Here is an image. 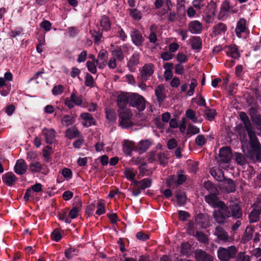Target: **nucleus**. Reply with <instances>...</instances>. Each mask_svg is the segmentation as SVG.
Instances as JSON below:
<instances>
[{
    "label": "nucleus",
    "instance_id": "obj_1",
    "mask_svg": "<svg viewBox=\"0 0 261 261\" xmlns=\"http://www.w3.org/2000/svg\"><path fill=\"white\" fill-rule=\"evenodd\" d=\"M241 120L243 122L244 127L248 135L249 140L248 143L246 139V134L244 131L243 134L240 133V136L243 137L244 140L241 142L242 148L245 153L250 156H255L256 160H261V145L256 136L250 120L246 113L241 112L239 114Z\"/></svg>",
    "mask_w": 261,
    "mask_h": 261
},
{
    "label": "nucleus",
    "instance_id": "obj_2",
    "mask_svg": "<svg viewBox=\"0 0 261 261\" xmlns=\"http://www.w3.org/2000/svg\"><path fill=\"white\" fill-rule=\"evenodd\" d=\"M217 208L218 210L213 212L214 219L219 224H224L226 219L231 216L229 208L224 202L220 203Z\"/></svg>",
    "mask_w": 261,
    "mask_h": 261
},
{
    "label": "nucleus",
    "instance_id": "obj_3",
    "mask_svg": "<svg viewBox=\"0 0 261 261\" xmlns=\"http://www.w3.org/2000/svg\"><path fill=\"white\" fill-rule=\"evenodd\" d=\"M237 252V248L233 245L227 248L220 247L217 250V256L221 261H228L236 257Z\"/></svg>",
    "mask_w": 261,
    "mask_h": 261
},
{
    "label": "nucleus",
    "instance_id": "obj_4",
    "mask_svg": "<svg viewBox=\"0 0 261 261\" xmlns=\"http://www.w3.org/2000/svg\"><path fill=\"white\" fill-rule=\"evenodd\" d=\"M132 113L129 109L119 111V123L123 128H128L134 125L132 120Z\"/></svg>",
    "mask_w": 261,
    "mask_h": 261
},
{
    "label": "nucleus",
    "instance_id": "obj_5",
    "mask_svg": "<svg viewBox=\"0 0 261 261\" xmlns=\"http://www.w3.org/2000/svg\"><path fill=\"white\" fill-rule=\"evenodd\" d=\"M129 104L136 108L139 111H143L145 108V100L144 98L136 93L129 95Z\"/></svg>",
    "mask_w": 261,
    "mask_h": 261
},
{
    "label": "nucleus",
    "instance_id": "obj_6",
    "mask_svg": "<svg viewBox=\"0 0 261 261\" xmlns=\"http://www.w3.org/2000/svg\"><path fill=\"white\" fill-rule=\"evenodd\" d=\"M83 103V97L73 90L70 97L65 99L64 103L70 109H72L74 105L81 106Z\"/></svg>",
    "mask_w": 261,
    "mask_h": 261
},
{
    "label": "nucleus",
    "instance_id": "obj_7",
    "mask_svg": "<svg viewBox=\"0 0 261 261\" xmlns=\"http://www.w3.org/2000/svg\"><path fill=\"white\" fill-rule=\"evenodd\" d=\"M29 170L32 173H41L43 174H47L48 169L44 164H42L37 161L32 162L29 165Z\"/></svg>",
    "mask_w": 261,
    "mask_h": 261
},
{
    "label": "nucleus",
    "instance_id": "obj_8",
    "mask_svg": "<svg viewBox=\"0 0 261 261\" xmlns=\"http://www.w3.org/2000/svg\"><path fill=\"white\" fill-rule=\"evenodd\" d=\"M186 176L182 174H178L177 176L174 175L170 176L167 180V184L170 188L175 186L182 185L186 180Z\"/></svg>",
    "mask_w": 261,
    "mask_h": 261
},
{
    "label": "nucleus",
    "instance_id": "obj_9",
    "mask_svg": "<svg viewBox=\"0 0 261 261\" xmlns=\"http://www.w3.org/2000/svg\"><path fill=\"white\" fill-rule=\"evenodd\" d=\"M42 135L47 144H51L56 141V132L53 128H44L42 130Z\"/></svg>",
    "mask_w": 261,
    "mask_h": 261
},
{
    "label": "nucleus",
    "instance_id": "obj_10",
    "mask_svg": "<svg viewBox=\"0 0 261 261\" xmlns=\"http://www.w3.org/2000/svg\"><path fill=\"white\" fill-rule=\"evenodd\" d=\"M154 66L152 63L145 64L141 69V75L143 80L146 81L153 73Z\"/></svg>",
    "mask_w": 261,
    "mask_h": 261
},
{
    "label": "nucleus",
    "instance_id": "obj_11",
    "mask_svg": "<svg viewBox=\"0 0 261 261\" xmlns=\"http://www.w3.org/2000/svg\"><path fill=\"white\" fill-rule=\"evenodd\" d=\"M219 193H211L204 196L205 201L212 207L214 208H217L220 203H222L223 201H220L217 195Z\"/></svg>",
    "mask_w": 261,
    "mask_h": 261
},
{
    "label": "nucleus",
    "instance_id": "obj_12",
    "mask_svg": "<svg viewBox=\"0 0 261 261\" xmlns=\"http://www.w3.org/2000/svg\"><path fill=\"white\" fill-rule=\"evenodd\" d=\"M129 95L126 93L121 92L118 95L117 102L119 111L126 109L125 108L129 103Z\"/></svg>",
    "mask_w": 261,
    "mask_h": 261
},
{
    "label": "nucleus",
    "instance_id": "obj_13",
    "mask_svg": "<svg viewBox=\"0 0 261 261\" xmlns=\"http://www.w3.org/2000/svg\"><path fill=\"white\" fill-rule=\"evenodd\" d=\"M231 216L235 219H239L242 216V212L238 203L230 201L229 205Z\"/></svg>",
    "mask_w": 261,
    "mask_h": 261
},
{
    "label": "nucleus",
    "instance_id": "obj_14",
    "mask_svg": "<svg viewBox=\"0 0 261 261\" xmlns=\"http://www.w3.org/2000/svg\"><path fill=\"white\" fill-rule=\"evenodd\" d=\"M226 30V25L222 22H219L213 27L211 36L216 37L219 35L222 36L225 34Z\"/></svg>",
    "mask_w": 261,
    "mask_h": 261
},
{
    "label": "nucleus",
    "instance_id": "obj_15",
    "mask_svg": "<svg viewBox=\"0 0 261 261\" xmlns=\"http://www.w3.org/2000/svg\"><path fill=\"white\" fill-rule=\"evenodd\" d=\"M231 156V150L229 147L226 146L220 149L219 151V157L222 162L224 163H228Z\"/></svg>",
    "mask_w": 261,
    "mask_h": 261
},
{
    "label": "nucleus",
    "instance_id": "obj_16",
    "mask_svg": "<svg viewBox=\"0 0 261 261\" xmlns=\"http://www.w3.org/2000/svg\"><path fill=\"white\" fill-rule=\"evenodd\" d=\"M130 37L132 42L135 45L137 46L142 45L144 39L139 31L134 29L131 32Z\"/></svg>",
    "mask_w": 261,
    "mask_h": 261
},
{
    "label": "nucleus",
    "instance_id": "obj_17",
    "mask_svg": "<svg viewBox=\"0 0 261 261\" xmlns=\"http://www.w3.org/2000/svg\"><path fill=\"white\" fill-rule=\"evenodd\" d=\"M258 107H251L248 111L251 120L257 125L261 124V115L258 113Z\"/></svg>",
    "mask_w": 261,
    "mask_h": 261
},
{
    "label": "nucleus",
    "instance_id": "obj_18",
    "mask_svg": "<svg viewBox=\"0 0 261 261\" xmlns=\"http://www.w3.org/2000/svg\"><path fill=\"white\" fill-rule=\"evenodd\" d=\"M28 169V165L25 161L22 159L17 161L14 166V171L18 175H22L24 174Z\"/></svg>",
    "mask_w": 261,
    "mask_h": 261
},
{
    "label": "nucleus",
    "instance_id": "obj_19",
    "mask_svg": "<svg viewBox=\"0 0 261 261\" xmlns=\"http://www.w3.org/2000/svg\"><path fill=\"white\" fill-rule=\"evenodd\" d=\"M195 257L196 261H213V256L201 249L195 251Z\"/></svg>",
    "mask_w": 261,
    "mask_h": 261
},
{
    "label": "nucleus",
    "instance_id": "obj_20",
    "mask_svg": "<svg viewBox=\"0 0 261 261\" xmlns=\"http://www.w3.org/2000/svg\"><path fill=\"white\" fill-rule=\"evenodd\" d=\"M188 29L192 34H198L202 31V25L200 21L193 20L189 23Z\"/></svg>",
    "mask_w": 261,
    "mask_h": 261
},
{
    "label": "nucleus",
    "instance_id": "obj_21",
    "mask_svg": "<svg viewBox=\"0 0 261 261\" xmlns=\"http://www.w3.org/2000/svg\"><path fill=\"white\" fill-rule=\"evenodd\" d=\"M80 118L84 121L83 125L85 127H89L95 124V120L92 115L88 113H82Z\"/></svg>",
    "mask_w": 261,
    "mask_h": 261
},
{
    "label": "nucleus",
    "instance_id": "obj_22",
    "mask_svg": "<svg viewBox=\"0 0 261 261\" xmlns=\"http://www.w3.org/2000/svg\"><path fill=\"white\" fill-rule=\"evenodd\" d=\"M246 29V20L244 18H240L237 22L235 29L237 36L241 38L242 33L245 32Z\"/></svg>",
    "mask_w": 261,
    "mask_h": 261
},
{
    "label": "nucleus",
    "instance_id": "obj_23",
    "mask_svg": "<svg viewBox=\"0 0 261 261\" xmlns=\"http://www.w3.org/2000/svg\"><path fill=\"white\" fill-rule=\"evenodd\" d=\"M214 234L221 241L226 242L228 240L229 236L227 232L221 226L216 227Z\"/></svg>",
    "mask_w": 261,
    "mask_h": 261
},
{
    "label": "nucleus",
    "instance_id": "obj_24",
    "mask_svg": "<svg viewBox=\"0 0 261 261\" xmlns=\"http://www.w3.org/2000/svg\"><path fill=\"white\" fill-rule=\"evenodd\" d=\"M3 182L8 186H12L17 180V178L12 172H8L2 176Z\"/></svg>",
    "mask_w": 261,
    "mask_h": 261
},
{
    "label": "nucleus",
    "instance_id": "obj_25",
    "mask_svg": "<svg viewBox=\"0 0 261 261\" xmlns=\"http://www.w3.org/2000/svg\"><path fill=\"white\" fill-rule=\"evenodd\" d=\"M151 184L152 180L149 178H144L140 181H133V186L139 187L142 190L149 188L151 186Z\"/></svg>",
    "mask_w": 261,
    "mask_h": 261
},
{
    "label": "nucleus",
    "instance_id": "obj_26",
    "mask_svg": "<svg viewBox=\"0 0 261 261\" xmlns=\"http://www.w3.org/2000/svg\"><path fill=\"white\" fill-rule=\"evenodd\" d=\"M225 50L227 55L233 59H238L240 57V54L236 45L227 46L225 48Z\"/></svg>",
    "mask_w": 261,
    "mask_h": 261
},
{
    "label": "nucleus",
    "instance_id": "obj_27",
    "mask_svg": "<svg viewBox=\"0 0 261 261\" xmlns=\"http://www.w3.org/2000/svg\"><path fill=\"white\" fill-rule=\"evenodd\" d=\"M254 229L251 227H247L241 238V242L246 244L250 241L253 236Z\"/></svg>",
    "mask_w": 261,
    "mask_h": 261
},
{
    "label": "nucleus",
    "instance_id": "obj_28",
    "mask_svg": "<svg viewBox=\"0 0 261 261\" xmlns=\"http://www.w3.org/2000/svg\"><path fill=\"white\" fill-rule=\"evenodd\" d=\"M140 55L138 53H134L133 55L130 57L129 60L127 63V66L128 68L132 70L135 68L139 63Z\"/></svg>",
    "mask_w": 261,
    "mask_h": 261
},
{
    "label": "nucleus",
    "instance_id": "obj_29",
    "mask_svg": "<svg viewBox=\"0 0 261 261\" xmlns=\"http://www.w3.org/2000/svg\"><path fill=\"white\" fill-rule=\"evenodd\" d=\"M155 96L159 102H162L166 98L165 88L163 85L158 86L155 89Z\"/></svg>",
    "mask_w": 261,
    "mask_h": 261
},
{
    "label": "nucleus",
    "instance_id": "obj_30",
    "mask_svg": "<svg viewBox=\"0 0 261 261\" xmlns=\"http://www.w3.org/2000/svg\"><path fill=\"white\" fill-rule=\"evenodd\" d=\"M190 44L194 50H200L202 48V41L199 37H192L190 39Z\"/></svg>",
    "mask_w": 261,
    "mask_h": 261
},
{
    "label": "nucleus",
    "instance_id": "obj_31",
    "mask_svg": "<svg viewBox=\"0 0 261 261\" xmlns=\"http://www.w3.org/2000/svg\"><path fill=\"white\" fill-rule=\"evenodd\" d=\"M112 57L118 61H122L124 59V55L120 47L117 46L112 52Z\"/></svg>",
    "mask_w": 261,
    "mask_h": 261
},
{
    "label": "nucleus",
    "instance_id": "obj_32",
    "mask_svg": "<svg viewBox=\"0 0 261 261\" xmlns=\"http://www.w3.org/2000/svg\"><path fill=\"white\" fill-rule=\"evenodd\" d=\"M230 9V4L229 2L227 1H224L220 8L219 16L221 17H223L227 15L228 12Z\"/></svg>",
    "mask_w": 261,
    "mask_h": 261
},
{
    "label": "nucleus",
    "instance_id": "obj_33",
    "mask_svg": "<svg viewBox=\"0 0 261 261\" xmlns=\"http://www.w3.org/2000/svg\"><path fill=\"white\" fill-rule=\"evenodd\" d=\"M100 23L103 30L107 31L110 30L111 23L108 16L103 15L100 19Z\"/></svg>",
    "mask_w": 261,
    "mask_h": 261
},
{
    "label": "nucleus",
    "instance_id": "obj_34",
    "mask_svg": "<svg viewBox=\"0 0 261 261\" xmlns=\"http://www.w3.org/2000/svg\"><path fill=\"white\" fill-rule=\"evenodd\" d=\"M134 148L135 145L133 142L129 141H125L123 147V150L125 154L130 155Z\"/></svg>",
    "mask_w": 261,
    "mask_h": 261
},
{
    "label": "nucleus",
    "instance_id": "obj_35",
    "mask_svg": "<svg viewBox=\"0 0 261 261\" xmlns=\"http://www.w3.org/2000/svg\"><path fill=\"white\" fill-rule=\"evenodd\" d=\"M79 134V131L77 130V128L74 126L69 128L66 131V136L70 139L77 137Z\"/></svg>",
    "mask_w": 261,
    "mask_h": 261
},
{
    "label": "nucleus",
    "instance_id": "obj_36",
    "mask_svg": "<svg viewBox=\"0 0 261 261\" xmlns=\"http://www.w3.org/2000/svg\"><path fill=\"white\" fill-rule=\"evenodd\" d=\"M129 16L135 20H140L142 18V13L139 10L133 8L128 10Z\"/></svg>",
    "mask_w": 261,
    "mask_h": 261
},
{
    "label": "nucleus",
    "instance_id": "obj_37",
    "mask_svg": "<svg viewBox=\"0 0 261 261\" xmlns=\"http://www.w3.org/2000/svg\"><path fill=\"white\" fill-rule=\"evenodd\" d=\"M211 175L217 180L223 178V171L218 168H213L210 170Z\"/></svg>",
    "mask_w": 261,
    "mask_h": 261
},
{
    "label": "nucleus",
    "instance_id": "obj_38",
    "mask_svg": "<svg viewBox=\"0 0 261 261\" xmlns=\"http://www.w3.org/2000/svg\"><path fill=\"white\" fill-rule=\"evenodd\" d=\"M260 214L261 213L252 210L248 216L249 222L250 223H253L259 221Z\"/></svg>",
    "mask_w": 261,
    "mask_h": 261
},
{
    "label": "nucleus",
    "instance_id": "obj_39",
    "mask_svg": "<svg viewBox=\"0 0 261 261\" xmlns=\"http://www.w3.org/2000/svg\"><path fill=\"white\" fill-rule=\"evenodd\" d=\"M155 26L153 24L150 27V34L148 37L149 42L151 43H155L158 41L157 36L155 33Z\"/></svg>",
    "mask_w": 261,
    "mask_h": 261
},
{
    "label": "nucleus",
    "instance_id": "obj_40",
    "mask_svg": "<svg viewBox=\"0 0 261 261\" xmlns=\"http://www.w3.org/2000/svg\"><path fill=\"white\" fill-rule=\"evenodd\" d=\"M74 122V117L69 115H65L61 120V123L66 126L72 125Z\"/></svg>",
    "mask_w": 261,
    "mask_h": 261
},
{
    "label": "nucleus",
    "instance_id": "obj_41",
    "mask_svg": "<svg viewBox=\"0 0 261 261\" xmlns=\"http://www.w3.org/2000/svg\"><path fill=\"white\" fill-rule=\"evenodd\" d=\"M204 187L208 191L210 194L219 193V192L215 185L210 181L204 182Z\"/></svg>",
    "mask_w": 261,
    "mask_h": 261
},
{
    "label": "nucleus",
    "instance_id": "obj_42",
    "mask_svg": "<svg viewBox=\"0 0 261 261\" xmlns=\"http://www.w3.org/2000/svg\"><path fill=\"white\" fill-rule=\"evenodd\" d=\"M124 174L127 179L132 181V185H133V181L135 180L134 179L136 176V172L133 168H128L125 169Z\"/></svg>",
    "mask_w": 261,
    "mask_h": 261
},
{
    "label": "nucleus",
    "instance_id": "obj_43",
    "mask_svg": "<svg viewBox=\"0 0 261 261\" xmlns=\"http://www.w3.org/2000/svg\"><path fill=\"white\" fill-rule=\"evenodd\" d=\"M198 85L197 80L193 78L191 80V82L189 85V90L187 91V94L189 96H192L195 92V89Z\"/></svg>",
    "mask_w": 261,
    "mask_h": 261
},
{
    "label": "nucleus",
    "instance_id": "obj_44",
    "mask_svg": "<svg viewBox=\"0 0 261 261\" xmlns=\"http://www.w3.org/2000/svg\"><path fill=\"white\" fill-rule=\"evenodd\" d=\"M186 116L191 120L194 123H198V120L196 115L195 112L192 109H188L186 112Z\"/></svg>",
    "mask_w": 261,
    "mask_h": 261
},
{
    "label": "nucleus",
    "instance_id": "obj_45",
    "mask_svg": "<svg viewBox=\"0 0 261 261\" xmlns=\"http://www.w3.org/2000/svg\"><path fill=\"white\" fill-rule=\"evenodd\" d=\"M177 204L179 205H184L186 203V197L184 193L178 191L176 195Z\"/></svg>",
    "mask_w": 261,
    "mask_h": 261
},
{
    "label": "nucleus",
    "instance_id": "obj_46",
    "mask_svg": "<svg viewBox=\"0 0 261 261\" xmlns=\"http://www.w3.org/2000/svg\"><path fill=\"white\" fill-rule=\"evenodd\" d=\"M78 251L72 248H67L65 250V255L68 259H70L74 256L77 255Z\"/></svg>",
    "mask_w": 261,
    "mask_h": 261
},
{
    "label": "nucleus",
    "instance_id": "obj_47",
    "mask_svg": "<svg viewBox=\"0 0 261 261\" xmlns=\"http://www.w3.org/2000/svg\"><path fill=\"white\" fill-rule=\"evenodd\" d=\"M196 221L202 227H206L207 225L205 217L202 214H200L197 215L196 218Z\"/></svg>",
    "mask_w": 261,
    "mask_h": 261
},
{
    "label": "nucleus",
    "instance_id": "obj_48",
    "mask_svg": "<svg viewBox=\"0 0 261 261\" xmlns=\"http://www.w3.org/2000/svg\"><path fill=\"white\" fill-rule=\"evenodd\" d=\"M150 145V142L148 140L141 141L138 145L139 149L143 152L146 151Z\"/></svg>",
    "mask_w": 261,
    "mask_h": 261
},
{
    "label": "nucleus",
    "instance_id": "obj_49",
    "mask_svg": "<svg viewBox=\"0 0 261 261\" xmlns=\"http://www.w3.org/2000/svg\"><path fill=\"white\" fill-rule=\"evenodd\" d=\"M106 113V117L110 122H113L116 121V113L114 110H107Z\"/></svg>",
    "mask_w": 261,
    "mask_h": 261
},
{
    "label": "nucleus",
    "instance_id": "obj_50",
    "mask_svg": "<svg viewBox=\"0 0 261 261\" xmlns=\"http://www.w3.org/2000/svg\"><path fill=\"white\" fill-rule=\"evenodd\" d=\"M95 63L96 62L90 61L86 63V66L88 71L92 74H95L97 72V68Z\"/></svg>",
    "mask_w": 261,
    "mask_h": 261
},
{
    "label": "nucleus",
    "instance_id": "obj_51",
    "mask_svg": "<svg viewBox=\"0 0 261 261\" xmlns=\"http://www.w3.org/2000/svg\"><path fill=\"white\" fill-rule=\"evenodd\" d=\"M185 0L176 1V12L177 13L185 11Z\"/></svg>",
    "mask_w": 261,
    "mask_h": 261
},
{
    "label": "nucleus",
    "instance_id": "obj_52",
    "mask_svg": "<svg viewBox=\"0 0 261 261\" xmlns=\"http://www.w3.org/2000/svg\"><path fill=\"white\" fill-rule=\"evenodd\" d=\"M94 79L93 76L89 73H87L85 76V85L87 87H94Z\"/></svg>",
    "mask_w": 261,
    "mask_h": 261
},
{
    "label": "nucleus",
    "instance_id": "obj_53",
    "mask_svg": "<svg viewBox=\"0 0 261 261\" xmlns=\"http://www.w3.org/2000/svg\"><path fill=\"white\" fill-rule=\"evenodd\" d=\"M205 115L208 120H212L216 115V110L214 109H210L206 107Z\"/></svg>",
    "mask_w": 261,
    "mask_h": 261
},
{
    "label": "nucleus",
    "instance_id": "obj_54",
    "mask_svg": "<svg viewBox=\"0 0 261 261\" xmlns=\"http://www.w3.org/2000/svg\"><path fill=\"white\" fill-rule=\"evenodd\" d=\"M193 6L198 10H200L205 5L204 0H193L192 2Z\"/></svg>",
    "mask_w": 261,
    "mask_h": 261
},
{
    "label": "nucleus",
    "instance_id": "obj_55",
    "mask_svg": "<svg viewBox=\"0 0 261 261\" xmlns=\"http://www.w3.org/2000/svg\"><path fill=\"white\" fill-rule=\"evenodd\" d=\"M236 161L238 164L241 166L245 165L246 162L244 156L240 153H237L236 154Z\"/></svg>",
    "mask_w": 261,
    "mask_h": 261
},
{
    "label": "nucleus",
    "instance_id": "obj_56",
    "mask_svg": "<svg viewBox=\"0 0 261 261\" xmlns=\"http://www.w3.org/2000/svg\"><path fill=\"white\" fill-rule=\"evenodd\" d=\"M199 128L197 126L192 124H189L187 129V133L188 134L195 135L199 133Z\"/></svg>",
    "mask_w": 261,
    "mask_h": 261
},
{
    "label": "nucleus",
    "instance_id": "obj_57",
    "mask_svg": "<svg viewBox=\"0 0 261 261\" xmlns=\"http://www.w3.org/2000/svg\"><path fill=\"white\" fill-rule=\"evenodd\" d=\"M83 107L87 108L89 112H94L96 110L97 106L96 103L93 102L84 103Z\"/></svg>",
    "mask_w": 261,
    "mask_h": 261
},
{
    "label": "nucleus",
    "instance_id": "obj_58",
    "mask_svg": "<svg viewBox=\"0 0 261 261\" xmlns=\"http://www.w3.org/2000/svg\"><path fill=\"white\" fill-rule=\"evenodd\" d=\"M176 59L180 64L186 63L188 60L187 55L182 53H178L177 54Z\"/></svg>",
    "mask_w": 261,
    "mask_h": 261
},
{
    "label": "nucleus",
    "instance_id": "obj_59",
    "mask_svg": "<svg viewBox=\"0 0 261 261\" xmlns=\"http://www.w3.org/2000/svg\"><path fill=\"white\" fill-rule=\"evenodd\" d=\"M62 174L67 180L71 179L72 176L71 170L67 168H65L62 170Z\"/></svg>",
    "mask_w": 261,
    "mask_h": 261
},
{
    "label": "nucleus",
    "instance_id": "obj_60",
    "mask_svg": "<svg viewBox=\"0 0 261 261\" xmlns=\"http://www.w3.org/2000/svg\"><path fill=\"white\" fill-rule=\"evenodd\" d=\"M64 90V87L61 85H58L57 86H55L52 92L53 95H57L61 94L63 93Z\"/></svg>",
    "mask_w": 261,
    "mask_h": 261
},
{
    "label": "nucleus",
    "instance_id": "obj_61",
    "mask_svg": "<svg viewBox=\"0 0 261 261\" xmlns=\"http://www.w3.org/2000/svg\"><path fill=\"white\" fill-rule=\"evenodd\" d=\"M51 148L48 146L46 147V148L43 150V156L46 162H48L49 161V156L51 154Z\"/></svg>",
    "mask_w": 261,
    "mask_h": 261
},
{
    "label": "nucleus",
    "instance_id": "obj_62",
    "mask_svg": "<svg viewBox=\"0 0 261 261\" xmlns=\"http://www.w3.org/2000/svg\"><path fill=\"white\" fill-rule=\"evenodd\" d=\"M206 142V139L203 135H198L195 138V143L198 146H202Z\"/></svg>",
    "mask_w": 261,
    "mask_h": 261
},
{
    "label": "nucleus",
    "instance_id": "obj_63",
    "mask_svg": "<svg viewBox=\"0 0 261 261\" xmlns=\"http://www.w3.org/2000/svg\"><path fill=\"white\" fill-rule=\"evenodd\" d=\"M253 210L261 213V198H257L253 206Z\"/></svg>",
    "mask_w": 261,
    "mask_h": 261
},
{
    "label": "nucleus",
    "instance_id": "obj_64",
    "mask_svg": "<svg viewBox=\"0 0 261 261\" xmlns=\"http://www.w3.org/2000/svg\"><path fill=\"white\" fill-rule=\"evenodd\" d=\"M196 236L197 239L201 242L206 243L207 242V239L206 236L202 232L197 231Z\"/></svg>",
    "mask_w": 261,
    "mask_h": 261
}]
</instances>
